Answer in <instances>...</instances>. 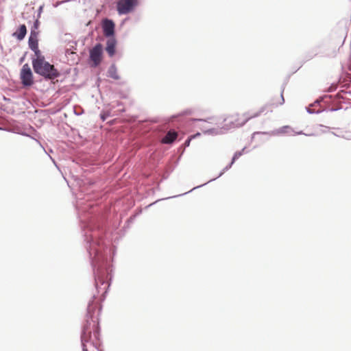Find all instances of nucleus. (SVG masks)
Returning a JSON list of instances; mask_svg holds the SVG:
<instances>
[{
    "label": "nucleus",
    "mask_w": 351,
    "mask_h": 351,
    "mask_svg": "<svg viewBox=\"0 0 351 351\" xmlns=\"http://www.w3.org/2000/svg\"><path fill=\"white\" fill-rule=\"evenodd\" d=\"M33 69L35 73L45 77L47 79L54 80L59 73L54 66L45 60V57L39 55L32 61Z\"/></svg>",
    "instance_id": "obj_1"
},
{
    "label": "nucleus",
    "mask_w": 351,
    "mask_h": 351,
    "mask_svg": "<svg viewBox=\"0 0 351 351\" xmlns=\"http://www.w3.org/2000/svg\"><path fill=\"white\" fill-rule=\"evenodd\" d=\"M263 110V109H261L258 112L254 113L245 112L230 114L224 119V121L226 122L225 126L227 129L241 127L250 119L258 117Z\"/></svg>",
    "instance_id": "obj_2"
},
{
    "label": "nucleus",
    "mask_w": 351,
    "mask_h": 351,
    "mask_svg": "<svg viewBox=\"0 0 351 351\" xmlns=\"http://www.w3.org/2000/svg\"><path fill=\"white\" fill-rule=\"evenodd\" d=\"M138 3V0H119L117 4V12L120 15L127 14L131 12Z\"/></svg>",
    "instance_id": "obj_3"
},
{
    "label": "nucleus",
    "mask_w": 351,
    "mask_h": 351,
    "mask_svg": "<svg viewBox=\"0 0 351 351\" xmlns=\"http://www.w3.org/2000/svg\"><path fill=\"white\" fill-rule=\"evenodd\" d=\"M21 83L24 86H31L34 84L33 75L28 64H25L20 73Z\"/></svg>",
    "instance_id": "obj_4"
},
{
    "label": "nucleus",
    "mask_w": 351,
    "mask_h": 351,
    "mask_svg": "<svg viewBox=\"0 0 351 351\" xmlns=\"http://www.w3.org/2000/svg\"><path fill=\"white\" fill-rule=\"evenodd\" d=\"M102 45H96L90 51V58L94 62L95 66L98 65L101 60Z\"/></svg>",
    "instance_id": "obj_5"
},
{
    "label": "nucleus",
    "mask_w": 351,
    "mask_h": 351,
    "mask_svg": "<svg viewBox=\"0 0 351 351\" xmlns=\"http://www.w3.org/2000/svg\"><path fill=\"white\" fill-rule=\"evenodd\" d=\"M104 34L106 37H113L114 34V23L112 20L104 19L102 21Z\"/></svg>",
    "instance_id": "obj_6"
},
{
    "label": "nucleus",
    "mask_w": 351,
    "mask_h": 351,
    "mask_svg": "<svg viewBox=\"0 0 351 351\" xmlns=\"http://www.w3.org/2000/svg\"><path fill=\"white\" fill-rule=\"evenodd\" d=\"M117 40L114 37L109 38L106 42V50L110 56H113L115 53Z\"/></svg>",
    "instance_id": "obj_7"
},
{
    "label": "nucleus",
    "mask_w": 351,
    "mask_h": 351,
    "mask_svg": "<svg viewBox=\"0 0 351 351\" xmlns=\"http://www.w3.org/2000/svg\"><path fill=\"white\" fill-rule=\"evenodd\" d=\"M178 137V133L174 130H169L162 138L161 142L164 144L172 143Z\"/></svg>",
    "instance_id": "obj_8"
},
{
    "label": "nucleus",
    "mask_w": 351,
    "mask_h": 351,
    "mask_svg": "<svg viewBox=\"0 0 351 351\" xmlns=\"http://www.w3.org/2000/svg\"><path fill=\"white\" fill-rule=\"evenodd\" d=\"M285 102V99L283 97L282 92L280 93L279 94L275 95L271 99L270 104L272 106H278L279 105L283 104Z\"/></svg>",
    "instance_id": "obj_9"
},
{
    "label": "nucleus",
    "mask_w": 351,
    "mask_h": 351,
    "mask_svg": "<svg viewBox=\"0 0 351 351\" xmlns=\"http://www.w3.org/2000/svg\"><path fill=\"white\" fill-rule=\"evenodd\" d=\"M29 48L35 52L36 57L41 55L40 51L38 49V40L36 38H33L32 36H31L29 39Z\"/></svg>",
    "instance_id": "obj_10"
},
{
    "label": "nucleus",
    "mask_w": 351,
    "mask_h": 351,
    "mask_svg": "<svg viewBox=\"0 0 351 351\" xmlns=\"http://www.w3.org/2000/svg\"><path fill=\"white\" fill-rule=\"evenodd\" d=\"M89 323H87L83 328V332L82 335V342H87L88 341L90 337V330L89 328Z\"/></svg>",
    "instance_id": "obj_11"
},
{
    "label": "nucleus",
    "mask_w": 351,
    "mask_h": 351,
    "mask_svg": "<svg viewBox=\"0 0 351 351\" xmlns=\"http://www.w3.org/2000/svg\"><path fill=\"white\" fill-rule=\"evenodd\" d=\"M27 33V28L25 25H21L18 31L14 33V36L16 37L19 40H22L25 36Z\"/></svg>",
    "instance_id": "obj_12"
},
{
    "label": "nucleus",
    "mask_w": 351,
    "mask_h": 351,
    "mask_svg": "<svg viewBox=\"0 0 351 351\" xmlns=\"http://www.w3.org/2000/svg\"><path fill=\"white\" fill-rule=\"evenodd\" d=\"M108 76L114 80H119L120 76L118 75L117 69L114 64H112L108 69Z\"/></svg>",
    "instance_id": "obj_13"
},
{
    "label": "nucleus",
    "mask_w": 351,
    "mask_h": 351,
    "mask_svg": "<svg viewBox=\"0 0 351 351\" xmlns=\"http://www.w3.org/2000/svg\"><path fill=\"white\" fill-rule=\"evenodd\" d=\"M245 150V148H243L241 151L237 152L232 158V164H233L236 160H237L239 157H241L243 155V153Z\"/></svg>",
    "instance_id": "obj_14"
},
{
    "label": "nucleus",
    "mask_w": 351,
    "mask_h": 351,
    "mask_svg": "<svg viewBox=\"0 0 351 351\" xmlns=\"http://www.w3.org/2000/svg\"><path fill=\"white\" fill-rule=\"evenodd\" d=\"M108 114H106L105 113H102L101 114V119L103 120V121H105L106 117H107Z\"/></svg>",
    "instance_id": "obj_15"
},
{
    "label": "nucleus",
    "mask_w": 351,
    "mask_h": 351,
    "mask_svg": "<svg viewBox=\"0 0 351 351\" xmlns=\"http://www.w3.org/2000/svg\"><path fill=\"white\" fill-rule=\"evenodd\" d=\"M189 144H190V139H189V140L186 141V142H185V145H186V146H189Z\"/></svg>",
    "instance_id": "obj_16"
},
{
    "label": "nucleus",
    "mask_w": 351,
    "mask_h": 351,
    "mask_svg": "<svg viewBox=\"0 0 351 351\" xmlns=\"http://www.w3.org/2000/svg\"><path fill=\"white\" fill-rule=\"evenodd\" d=\"M83 351H88L87 349L85 348V346H84V348H83Z\"/></svg>",
    "instance_id": "obj_17"
}]
</instances>
